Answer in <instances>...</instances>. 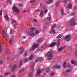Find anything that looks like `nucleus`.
Listing matches in <instances>:
<instances>
[{"label":"nucleus","instance_id":"nucleus-50","mask_svg":"<svg viewBox=\"0 0 77 77\" xmlns=\"http://www.w3.org/2000/svg\"><path fill=\"white\" fill-rule=\"evenodd\" d=\"M12 22L13 23H16V21H15V20H14L13 19H12Z\"/></svg>","mask_w":77,"mask_h":77},{"label":"nucleus","instance_id":"nucleus-18","mask_svg":"<svg viewBox=\"0 0 77 77\" xmlns=\"http://www.w3.org/2000/svg\"><path fill=\"white\" fill-rule=\"evenodd\" d=\"M72 4L71 3H69L68 5V8L69 9H71V8H72Z\"/></svg>","mask_w":77,"mask_h":77},{"label":"nucleus","instance_id":"nucleus-31","mask_svg":"<svg viewBox=\"0 0 77 77\" xmlns=\"http://www.w3.org/2000/svg\"><path fill=\"white\" fill-rule=\"evenodd\" d=\"M56 26V24H54L51 27V29H54V28Z\"/></svg>","mask_w":77,"mask_h":77},{"label":"nucleus","instance_id":"nucleus-33","mask_svg":"<svg viewBox=\"0 0 77 77\" xmlns=\"http://www.w3.org/2000/svg\"><path fill=\"white\" fill-rule=\"evenodd\" d=\"M9 74H10V73L9 72H6L4 74V75L5 76H6V75H9Z\"/></svg>","mask_w":77,"mask_h":77},{"label":"nucleus","instance_id":"nucleus-64","mask_svg":"<svg viewBox=\"0 0 77 77\" xmlns=\"http://www.w3.org/2000/svg\"><path fill=\"white\" fill-rule=\"evenodd\" d=\"M44 45L46 47H47V44L45 43V45Z\"/></svg>","mask_w":77,"mask_h":77},{"label":"nucleus","instance_id":"nucleus-16","mask_svg":"<svg viewBox=\"0 0 77 77\" xmlns=\"http://www.w3.org/2000/svg\"><path fill=\"white\" fill-rule=\"evenodd\" d=\"M64 48H65V47H62L61 48H60L58 49V51H59V52H60V51H62V50Z\"/></svg>","mask_w":77,"mask_h":77},{"label":"nucleus","instance_id":"nucleus-49","mask_svg":"<svg viewBox=\"0 0 77 77\" xmlns=\"http://www.w3.org/2000/svg\"><path fill=\"white\" fill-rule=\"evenodd\" d=\"M75 15V13H72L70 14V16Z\"/></svg>","mask_w":77,"mask_h":77},{"label":"nucleus","instance_id":"nucleus-17","mask_svg":"<svg viewBox=\"0 0 77 77\" xmlns=\"http://www.w3.org/2000/svg\"><path fill=\"white\" fill-rule=\"evenodd\" d=\"M47 47L44 45L41 48V50H44V49H45V48H47Z\"/></svg>","mask_w":77,"mask_h":77},{"label":"nucleus","instance_id":"nucleus-2","mask_svg":"<svg viewBox=\"0 0 77 77\" xmlns=\"http://www.w3.org/2000/svg\"><path fill=\"white\" fill-rule=\"evenodd\" d=\"M48 59V60H51L53 59V55H52V51L50 50L47 54Z\"/></svg>","mask_w":77,"mask_h":77},{"label":"nucleus","instance_id":"nucleus-47","mask_svg":"<svg viewBox=\"0 0 77 77\" xmlns=\"http://www.w3.org/2000/svg\"><path fill=\"white\" fill-rule=\"evenodd\" d=\"M63 9H61V15H63Z\"/></svg>","mask_w":77,"mask_h":77},{"label":"nucleus","instance_id":"nucleus-14","mask_svg":"<svg viewBox=\"0 0 77 77\" xmlns=\"http://www.w3.org/2000/svg\"><path fill=\"white\" fill-rule=\"evenodd\" d=\"M53 0H47L46 2V4H49V3H51L53 2Z\"/></svg>","mask_w":77,"mask_h":77},{"label":"nucleus","instance_id":"nucleus-53","mask_svg":"<svg viewBox=\"0 0 77 77\" xmlns=\"http://www.w3.org/2000/svg\"><path fill=\"white\" fill-rule=\"evenodd\" d=\"M66 71L67 72H70L71 71V70L70 69H67L66 70Z\"/></svg>","mask_w":77,"mask_h":77},{"label":"nucleus","instance_id":"nucleus-57","mask_svg":"<svg viewBox=\"0 0 77 77\" xmlns=\"http://www.w3.org/2000/svg\"><path fill=\"white\" fill-rule=\"evenodd\" d=\"M26 38V36H23V37H22V38L23 39H25Z\"/></svg>","mask_w":77,"mask_h":77},{"label":"nucleus","instance_id":"nucleus-13","mask_svg":"<svg viewBox=\"0 0 77 77\" xmlns=\"http://www.w3.org/2000/svg\"><path fill=\"white\" fill-rule=\"evenodd\" d=\"M51 70L49 67H48L46 68V71L48 74H50Z\"/></svg>","mask_w":77,"mask_h":77},{"label":"nucleus","instance_id":"nucleus-9","mask_svg":"<svg viewBox=\"0 0 77 77\" xmlns=\"http://www.w3.org/2000/svg\"><path fill=\"white\" fill-rule=\"evenodd\" d=\"M43 69H38L37 71V72L36 74V75H38V76H39L41 74V72H42L43 71Z\"/></svg>","mask_w":77,"mask_h":77},{"label":"nucleus","instance_id":"nucleus-59","mask_svg":"<svg viewBox=\"0 0 77 77\" xmlns=\"http://www.w3.org/2000/svg\"><path fill=\"white\" fill-rule=\"evenodd\" d=\"M75 65H76L77 66V62H75Z\"/></svg>","mask_w":77,"mask_h":77},{"label":"nucleus","instance_id":"nucleus-54","mask_svg":"<svg viewBox=\"0 0 77 77\" xmlns=\"http://www.w3.org/2000/svg\"><path fill=\"white\" fill-rule=\"evenodd\" d=\"M3 63V61L2 60H0V65Z\"/></svg>","mask_w":77,"mask_h":77},{"label":"nucleus","instance_id":"nucleus-37","mask_svg":"<svg viewBox=\"0 0 77 77\" xmlns=\"http://www.w3.org/2000/svg\"><path fill=\"white\" fill-rule=\"evenodd\" d=\"M40 7L41 8H43L44 6V4L42 3H40Z\"/></svg>","mask_w":77,"mask_h":77},{"label":"nucleus","instance_id":"nucleus-42","mask_svg":"<svg viewBox=\"0 0 77 77\" xmlns=\"http://www.w3.org/2000/svg\"><path fill=\"white\" fill-rule=\"evenodd\" d=\"M57 47H59V46L60 45V42H58L57 43Z\"/></svg>","mask_w":77,"mask_h":77},{"label":"nucleus","instance_id":"nucleus-34","mask_svg":"<svg viewBox=\"0 0 77 77\" xmlns=\"http://www.w3.org/2000/svg\"><path fill=\"white\" fill-rule=\"evenodd\" d=\"M27 55V53L26 52H25L23 54V56L24 57H26Z\"/></svg>","mask_w":77,"mask_h":77},{"label":"nucleus","instance_id":"nucleus-23","mask_svg":"<svg viewBox=\"0 0 77 77\" xmlns=\"http://www.w3.org/2000/svg\"><path fill=\"white\" fill-rule=\"evenodd\" d=\"M24 71V68H22L20 70L19 72L20 73H21L23 72Z\"/></svg>","mask_w":77,"mask_h":77},{"label":"nucleus","instance_id":"nucleus-24","mask_svg":"<svg viewBox=\"0 0 77 77\" xmlns=\"http://www.w3.org/2000/svg\"><path fill=\"white\" fill-rule=\"evenodd\" d=\"M2 10H1L0 11V16H2ZM0 16V21H1V20H2V18Z\"/></svg>","mask_w":77,"mask_h":77},{"label":"nucleus","instance_id":"nucleus-7","mask_svg":"<svg viewBox=\"0 0 77 77\" xmlns=\"http://www.w3.org/2000/svg\"><path fill=\"white\" fill-rule=\"evenodd\" d=\"M19 49L20 50H21V51L19 52L18 53V55L19 56H21V54H22L23 53V51H24V49L23 48L21 47V48H19Z\"/></svg>","mask_w":77,"mask_h":77},{"label":"nucleus","instance_id":"nucleus-1","mask_svg":"<svg viewBox=\"0 0 77 77\" xmlns=\"http://www.w3.org/2000/svg\"><path fill=\"white\" fill-rule=\"evenodd\" d=\"M69 24L70 26H74L76 24L74 18L72 19L69 22Z\"/></svg>","mask_w":77,"mask_h":77},{"label":"nucleus","instance_id":"nucleus-10","mask_svg":"<svg viewBox=\"0 0 77 77\" xmlns=\"http://www.w3.org/2000/svg\"><path fill=\"white\" fill-rule=\"evenodd\" d=\"M56 44V42H52V43H51L50 44L48 45L47 47H52L54 46L55 44Z\"/></svg>","mask_w":77,"mask_h":77},{"label":"nucleus","instance_id":"nucleus-46","mask_svg":"<svg viewBox=\"0 0 77 77\" xmlns=\"http://www.w3.org/2000/svg\"><path fill=\"white\" fill-rule=\"evenodd\" d=\"M67 74L68 73L66 72H65L63 74V75H65V76H66V75H67Z\"/></svg>","mask_w":77,"mask_h":77},{"label":"nucleus","instance_id":"nucleus-11","mask_svg":"<svg viewBox=\"0 0 77 77\" xmlns=\"http://www.w3.org/2000/svg\"><path fill=\"white\" fill-rule=\"evenodd\" d=\"M11 67L12 68V71H14L15 69L16 68H17V65H15L14 66H12V64L11 65Z\"/></svg>","mask_w":77,"mask_h":77},{"label":"nucleus","instance_id":"nucleus-44","mask_svg":"<svg viewBox=\"0 0 77 77\" xmlns=\"http://www.w3.org/2000/svg\"><path fill=\"white\" fill-rule=\"evenodd\" d=\"M67 0H64L63 1V3H64L65 4H66V3H67Z\"/></svg>","mask_w":77,"mask_h":77},{"label":"nucleus","instance_id":"nucleus-4","mask_svg":"<svg viewBox=\"0 0 77 77\" xmlns=\"http://www.w3.org/2000/svg\"><path fill=\"white\" fill-rule=\"evenodd\" d=\"M64 39H66L67 41H69L71 39V36L70 35H67L64 37Z\"/></svg>","mask_w":77,"mask_h":77},{"label":"nucleus","instance_id":"nucleus-5","mask_svg":"<svg viewBox=\"0 0 77 77\" xmlns=\"http://www.w3.org/2000/svg\"><path fill=\"white\" fill-rule=\"evenodd\" d=\"M30 63L32 64L31 66V69L32 71H33V70H34V66H35V63H34L33 61H31Z\"/></svg>","mask_w":77,"mask_h":77},{"label":"nucleus","instance_id":"nucleus-25","mask_svg":"<svg viewBox=\"0 0 77 77\" xmlns=\"http://www.w3.org/2000/svg\"><path fill=\"white\" fill-rule=\"evenodd\" d=\"M35 35V33H34V32H32L31 34H29V36H34Z\"/></svg>","mask_w":77,"mask_h":77},{"label":"nucleus","instance_id":"nucleus-32","mask_svg":"<svg viewBox=\"0 0 77 77\" xmlns=\"http://www.w3.org/2000/svg\"><path fill=\"white\" fill-rule=\"evenodd\" d=\"M27 61H28V58H26L25 59V60H24V63H26V62H27Z\"/></svg>","mask_w":77,"mask_h":77},{"label":"nucleus","instance_id":"nucleus-12","mask_svg":"<svg viewBox=\"0 0 77 77\" xmlns=\"http://www.w3.org/2000/svg\"><path fill=\"white\" fill-rule=\"evenodd\" d=\"M40 14H39V15L40 17H44V11H43L42 10H41L40 11Z\"/></svg>","mask_w":77,"mask_h":77},{"label":"nucleus","instance_id":"nucleus-60","mask_svg":"<svg viewBox=\"0 0 77 77\" xmlns=\"http://www.w3.org/2000/svg\"><path fill=\"white\" fill-rule=\"evenodd\" d=\"M75 54L76 55V56H77V51L75 52Z\"/></svg>","mask_w":77,"mask_h":77},{"label":"nucleus","instance_id":"nucleus-22","mask_svg":"<svg viewBox=\"0 0 77 77\" xmlns=\"http://www.w3.org/2000/svg\"><path fill=\"white\" fill-rule=\"evenodd\" d=\"M33 58V55H31L29 57V60H32Z\"/></svg>","mask_w":77,"mask_h":77},{"label":"nucleus","instance_id":"nucleus-36","mask_svg":"<svg viewBox=\"0 0 77 77\" xmlns=\"http://www.w3.org/2000/svg\"><path fill=\"white\" fill-rule=\"evenodd\" d=\"M48 12V10L47 9H45V10L44 11V13L45 14H47V13Z\"/></svg>","mask_w":77,"mask_h":77},{"label":"nucleus","instance_id":"nucleus-26","mask_svg":"<svg viewBox=\"0 0 77 77\" xmlns=\"http://www.w3.org/2000/svg\"><path fill=\"white\" fill-rule=\"evenodd\" d=\"M60 5L59 4V2H57L55 4L56 6L57 7V6H59Z\"/></svg>","mask_w":77,"mask_h":77},{"label":"nucleus","instance_id":"nucleus-15","mask_svg":"<svg viewBox=\"0 0 77 77\" xmlns=\"http://www.w3.org/2000/svg\"><path fill=\"white\" fill-rule=\"evenodd\" d=\"M49 32L51 34H54L55 33V31L53 29H51V30Z\"/></svg>","mask_w":77,"mask_h":77},{"label":"nucleus","instance_id":"nucleus-48","mask_svg":"<svg viewBox=\"0 0 77 77\" xmlns=\"http://www.w3.org/2000/svg\"><path fill=\"white\" fill-rule=\"evenodd\" d=\"M33 20L34 22H37V21H38V20L36 19H34Z\"/></svg>","mask_w":77,"mask_h":77},{"label":"nucleus","instance_id":"nucleus-51","mask_svg":"<svg viewBox=\"0 0 77 77\" xmlns=\"http://www.w3.org/2000/svg\"><path fill=\"white\" fill-rule=\"evenodd\" d=\"M48 19L49 20H51V17H48Z\"/></svg>","mask_w":77,"mask_h":77},{"label":"nucleus","instance_id":"nucleus-30","mask_svg":"<svg viewBox=\"0 0 77 77\" xmlns=\"http://www.w3.org/2000/svg\"><path fill=\"white\" fill-rule=\"evenodd\" d=\"M5 18L6 20H7L8 21L9 20V17H8V15H6L5 17Z\"/></svg>","mask_w":77,"mask_h":77},{"label":"nucleus","instance_id":"nucleus-35","mask_svg":"<svg viewBox=\"0 0 77 77\" xmlns=\"http://www.w3.org/2000/svg\"><path fill=\"white\" fill-rule=\"evenodd\" d=\"M32 75H32V73H29L28 75V76L29 77H32Z\"/></svg>","mask_w":77,"mask_h":77},{"label":"nucleus","instance_id":"nucleus-8","mask_svg":"<svg viewBox=\"0 0 77 77\" xmlns=\"http://www.w3.org/2000/svg\"><path fill=\"white\" fill-rule=\"evenodd\" d=\"M44 60V58L41 57H39L37 58L35 60V62H37L38 61H42Z\"/></svg>","mask_w":77,"mask_h":77},{"label":"nucleus","instance_id":"nucleus-52","mask_svg":"<svg viewBox=\"0 0 77 77\" xmlns=\"http://www.w3.org/2000/svg\"><path fill=\"white\" fill-rule=\"evenodd\" d=\"M72 64H75V62H74L73 60H72Z\"/></svg>","mask_w":77,"mask_h":77},{"label":"nucleus","instance_id":"nucleus-55","mask_svg":"<svg viewBox=\"0 0 77 77\" xmlns=\"http://www.w3.org/2000/svg\"><path fill=\"white\" fill-rule=\"evenodd\" d=\"M23 13H25V14H26V13L27 12V11H26V10H24L23 11Z\"/></svg>","mask_w":77,"mask_h":77},{"label":"nucleus","instance_id":"nucleus-56","mask_svg":"<svg viewBox=\"0 0 77 77\" xmlns=\"http://www.w3.org/2000/svg\"><path fill=\"white\" fill-rule=\"evenodd\" d=\"M39 11H40V10H39V9L36 10H35V12H39Z\"/></svg>","mask_w":77,"mask_h":77},{"label":"nucleus","instance_id":"nucleus-29","mask_svg":"<svg viewBox=\"0 0 77 77\" xmlns=\"http://www.w3.org/2000/svg\"><path fill=\"white\" fill-rule=\"evenodd\" d=\"M19 67H20V66H21L22 65V61L20 60V62L19 63Z\"/></svg>","mask_w":77,"mask_h":77},{"label":"nucleus","instance_id":"nucleus-21","mask_svg":"<svg viewBox=\"0 0 77 77\" xmlns=\"http://www.w3.org/2000/svg\"><path fill=\"white\" fill-rule=\"evenodd\" d=\"M43 41V40H42V39H38V43L39 44L40 43H41Z\"/></svg>","mask_w":77,"mask_h":77},{"label":"nucleus","instance_id":"nucleus-45","mask_svg":"<svg viewBox=\"0 0 77 77\" xmlns=\"http://www.w3.org/2000/svg\"><path fill=\"white\" fill-rule=\"evenodd\" d=\"M9 42L11 44H12V40L11 39H10V40Z\"/></svg>","mask_w":77,"mask_h":77},{"label":"nucleus","instance_id":"nucleus-27","mask_svg":"<svg viewBox=\"0 0 77 77\" xmlns=\"http://www.w3.org/2000/svg\"><path fill=\"white\" fill-rule=\"evenodd\" d=\"M29 29H30V30H32V31H33L34 30H36V29H35L34 28H33V27H30L29 28Z\"/></svg>","mask_w":77,"mask_h":77},{"label":"nucleus","instance_id":"nucleus-58","mask_svg":"<svg viewBox=\"0 0 77 77\" xmlns=\"http://www.w3.org/2000/svg\"><path fill=\"white\" fill-rule=\"evenodd\" d=\"M14 29H16L17 28V27H16V26L15 25H14Z\"/></svg>","mask_w":77,"mask_h":77},{"label":"nucleus","instance_id":"nucleus-61","mask_svg":"<svg viewBox=\"0 0 77 77\" xmlns=\"http://www.w3.org/2000/svg\"><path fill=\"white\" fill-rule=\"evenodd\" d=\"M75 3H77V0H75Z\"/></svg>","mask_w":77,"mask_h":77},{"label":"nucleus","instance_id":"nucleus-28","mask_svg":"<svg viewBox=\"0 0 77 77\" xmlns=\"http://www.w3.org/2000/svg\"><path fill=\"white\" fill-rule=\"evenodd\" d=\"M3 34L4 35H5V36H6L7 35V34H6V32L5 31H4L3 32Z\"/></svg>","mask_w":77,"mask_h":77},{"label":"nucleus","instance_id":"nucleus-38","mask_svg":"<svg viewBox=\"0 0 77 77\" xmlns=\"http://www.w3.org/2000/svg\"><path fill=\"white\" fill-rule=\"evenodd\" d=\"M35 2V0H31L30 1L31 3H33Z\"/></svg>","mask_w":77,"mask_h":77},{"label":"nucleus","instance_id":"nucleus-41","mask_svg":"<svg viewBox=\"0 0 77 77\" xmlns=\"http://www.w3.org/2000/svg\"><path fill=\"white\" fill-rule=\"evenodd\" d=\"M66 62H64L63 65V67H64V68H65V66H66Z\"/></svg>","mask_w":77,"mask_h":77},{"label":"nucleus","instance_id":"nucleus-6","mask_svg":"<svg viewBox=\"0 0 77 77\" xmlns=\"http://www.w3.org/2000/svg\"><path fill=\"white\" fill-rule=\"evenodd\" d=\"M13 10L14 12H15L16 13L18 14L19 12V10H18V9L15 6H14L13 7Z\"/></svg>","mask_w":77,"mask_h":77},{"label":"nucleus","instance_id":"nucleus-39","mask_svg":"<svg viewBox=\"0 0 77 77\" xmlns=\"http://www.w3.org/2000/svg\"><path fill=\"white\" fill-rule=\"evenodd\" d=\"M18 6H20V7H23V4L21 3H19L18 4Z\"/></svg>","mask_w":77,"mask_h":77},{"label":"nucleus","instance_id":"nucleus-3","mask_svg":"<svg viewBox=\"0 0 77 77\" xmlns=\"http://www.w3.org/2000/svg\"><path fill=\"white\" fill-rule=\"evenodd\" d=\"M38 46H39V44H36L35 43L33 44L32 48L29 49V50L30 51L33 50L34 49L38 47Z\"/></svg>","mask_w":77,"mask_h":77},{"label":"nucleus","instance_id":"nucleus-43","mask_svg":"<svg viewBox=\"0 0 77 77\" xmlns=\"http://www.w3.org/2000/svg\"><path fill=\"white\" fill-rule=\"evenodd\" d=\"M54 74V72H51L50 73V75L52 76V75H53Z\"/></svg>","mask_w":77,"mask_h":77},{"label":"nucleus","instance_id":"nucleus-19","mask_svg":"<svg viewBox=\"0 0 77 77\" xmlns=\"http://www.w3.org/2000/svg\"><path fill=\"white\" fill-rule=\"evenodd\" d=\"M62 34H60V35H57V38H58V39L59 38H60L62 36Z\"/></svg>","mask_w":77,"mask_h":77},{"label":"nucleus","instance_id":"nucleus-40","mask_svg":"<svg viewBox=\"0 0 77 77\" xmlns=\"http://www.w3.org/2000/svg\"><path fill=\"white\" fill-rule=\"evenodd\" d=\"M39 31H38V30H36L35 32V34L36 35V34H38V33H39Z\"/></svg>","mask_w":77,"mask_h":77},{"label":"nucleus","instance_id":"nucleus-63","mask_svg":"<svg viewBox=\"0 0 77 77\" xmlns=\"http://www.w3.org/2000/svg\"><path fill=\"white\" fill-rule=\"evenodd\" d=\"M11 77H15V75H12V76H11Z\"/></svg>","mask_w":77,"mask_h":77},{"label":"nucleus","instance_id":"nucleus-20","mask_svg":"<svg viewBox=\"0 0 77 77\" xmlns=\"http://www.w3.org/2000/svg\"><path fill=\"white\" fill-rule=\"evenodd\" d=\"M54 68H60L61 66L60 65H54Z\"/></svg>","mask_w":77,"mask_h":77},{"label":"nucleus","instance_id":"nucleus-62","mask_svg":"<svg viewBox=\"0 0 77 77\" xmlns=\"http://www.w3.org/2000/svg\"><path fill=\"white\" fill-rule=\"evenodd\" d=\"M2 49H0V53H2Z\"/></svg>","mask_w":77,"mask_h":77}]
</instances>
